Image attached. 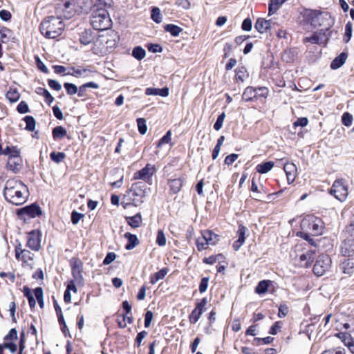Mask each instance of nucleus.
<instances>
[{
	"label": "nucleus",
	"mask_w": 354,
	"mask_h": 354,
	"mask_svg": "<svg viewBox=\"0 0 354 354\" xmlns=\"http://www.w3.org/2000/svg\"><path fill=\"white\" fill-rule=\"evenodd\" d=\"M3 196L8 202L15 205H20L27 201L28 189L21 180L10 178L5 183Z\"/></svg>",
	"instance_id": "1"
},
{
	"label": "nucleus",
	"mask_w": 354,
	"mask_h": 354,
	"mask_svg": "<svg viewBox=\"0 0 354 354\" xmlns=\"http://www.w3.org/2000/svg\"><path fill=\"white\" fill-rule=\"evenodd\" d=\"M108 6L104 0H97L94 4L91 17V24L93 28L100 31L108 30L111 28V17Z\"/></svg>",
	"instance_id": "2"
},
{
	"label": "nucleus",
	"mask_w": 354,
	"mask_h": 354,
	"mask_svg": "<svg viewBox=\"0 0 354 354\" xmlns=\"http://www.w3.org/2000/svg\"><path fill=\"white\" fill-rule=\"evenodd\" d=\"M64 26L63 21L59 17L50 16L41 23L39 30L45 37L55 39L62 35Z\"/></svg>",
	"instance_id": "3"
},
{
	"label": "nucleus",
	"mask_w": 354,
	"mask_h": 354,
	"mask_svg": "<svg viewBox=\"0 0 354 354\" xmlns=\"http://www.w3.org/2000/svg\"><path fill=\"white\" fill-rule=\"evenodd\" d=\"M156 172V168L154 165L148 163L140 170L133 174L134 180H142L147 183L152 184V177Z\"/></svg>",
	"instance_id": "4"
},
{
	"label": "nucleus",
	"mask_w": 354,
	"mask_h": 354,
	"mask_svg": "<svg viewBox=\"0 0 354 354\" xmlns=\"http://www.w3.org/2000/svg\"><path fill=\"white\" fill-rule=\"evenodd\" d=\"M330 193L341 202L346 201L348 196V188L344 180H336L333 184Z\"/></svg>",
	"instance_id": "5"
},
{
	"label": "nucleus",
	"mask_w": 354,
	"mask_h": 354,
	"mask_svg": "<svg viewBox=\"0 0 354 354\" xmlns=\"http://www.w3.org/2000/svg\"><path fill=\"white\" fill-rule=\"evenodd\" d=\"M330 258L326 254L319 255L313 267V272L317 276L323 275L330 267Z\"/></svg>",
	"instance_id": "6"
},
{
	"label": "nucleus",
	"mask_w": 354,
	"mask_h": 354,
	"mask_svg": "<svg viewBox=\"0 0 354 354\" xmlns=\"http://www.w3.org/2000/svg\"><path fill=\"white\" fill-rule=\"evenodd\" d=\"M17 214L20 217L27 216L28 218H35L40 216L42 211L39 205L33 203L19 209Z\"/></svg>",
	"instance_id": "7"
},
{
	"label": "nucleus",
	"mask_w": 354,
	"mask_h": 354,
	"mask_svg": "<svg viewBox=\"0 0 354 354\" xmlns=\"http://www.w3.org/2000/svg\"><path fill=\"white\" fill-rule=\"evenodd\" d=\"M71 269L75 282L77 284L82 285L84 281L82 274V262L78 259H73L71 261Z\"/></svg>",
	"instance_id": "8"
},
{
	"label": "nucleus",
	"mask_w": 354,
	"mask_h": 354,
	"mask_svg": "<svg viewBox=\"0 0 354 354\" xmlns=\"http://www.w3.org/2000/svg\"><path fill=\"white\" fill-rule=\"evenodd\" d=\"M26 245L35 251H38L40 249L41 240L38 232L32 231L28 234Z\"/></svg>",
	"instance_id": "9"
},
{
	"label": "nucleus",
	"mask_w": 354,
	"mask_h": 354,
	"mask_svg": "<svg viewBox=\"0 0 354 354\" xmlns=\"http://www.w3.org/2000/svg\"><path fill=\"white\" fill-rule=\"evenodd\" d=\"M246 231L247 228L245 226L242 225H240L239 226V229L236 232V236L238 237V239L236 241H234L232 245V247L235 251L239 250L244 243L245 240Z\"/></svg>",
	"instance_id": "10"
},
{
	"label": "nucleus",
	"mask_w": 354,
	"mask_h": 354,
	"mask_svg": "<svg viewBox=\"0 0 354 354\" xmlns=\"http://www.w3.org/2000/svg\"><path fill=\"white\" fill-rule=\"evenodd\" d=\"M288 184L292 183L296 178L297 169L295 164L288 162L283 167Z\"/></svg>",
	"instance_id": "11"
},
{
	"label": "nucleus",
	"mask_w": 354,
	"mask_h": 354,
	"mask_svg": "<svg viewBox=\"0 0 354 354\" xmlns=\"http://www.w3.org/2000/svg\"><path fill=\"white\" fill-rule=\"evenodd\" d=\"M20 155L19 151L15 147H12L10 151L8 161V165L10 167V169L16 172L18 170L19 163H17L15 159H19Z\"/></svg>",
	"instance_id": "12"
},
{
	"label": "nucleus",
	"mask_w": 354,
	"mask_h": 354,
	"mask_svg": "<svg viewBox=\"0 0 354 354\" xmlns=\"http://www.w3.org/2000/svg\"><path fill=\"white\" fill-rule=\"evenodd\" d=\"M341 253L343 256L351 257L354 254V240L346 239L341 245Z\"/></svg>",
	"instance_id": "13"
},
{
	"label": "nucleus",
	"mask_w": 354,
	"mask_h": 354,
	"mask_svg": "<svg viewBox=\"0 0 354 354\" xmlns=\"http://www.w3.org/2000/svg\"><path fill=\"white\" fill-rule=\"evenodd\" d=\"M308 226L313 235L317 236L322 233V222L319 218H312L311 221H309Z\"/></svg>",
	"instance_id": "14"
},
{
	"label": "nucleus",
	"mask_w": 354,
	"mask_h": 354,
	"mask_svg": "<svg viewBox=\"0 0 354 354\" xmlns=\"http://www.w3.org/2000/svg\"><path fill=\"white\" fill-rule=\"evenodd\" d=\"M15 256L18 260L27 263L28 261L33 259L34 254L28 250L17 247L15 249Z\"/></svg>",
	"instance_id": "15"
},
{
	"label": "nucleus",
	"mask_w": 354,
	"mask_h": 354,
	"mask_svg": "<svg viewBox=\"0 0 354 354\" xmlns=\"http://www.w3.org/2000/svg\"><path fill=\"white\" fill-rule=\"evenodd\" d=\"M311 17V24L314 26L317 24L322 25L321 20L326 19L329 15L326 12H320L319 10H313L310 14Z\"/></svg>",
	"instance_id": "16"
},
{
	"label": "nucleus",
	"mask_w": 354,
	"mask_h": 354,
	"mask_svg": "<svg viewBox=\"0 0 354 354\" xmlns=\"http://www.w3.org/2000/svg\"><path fill=\"white\" fill-rule=\"evenodd\" d=\"M315 259V252L312 250L307 251L299 257L300 266L309 267Z\"/></svg>",
	"instance_id": "17"
},
{
	"label": "nucleus",
	"mask_w": 354,
	"mask_h": 354,
	"mask_svg": "<svg viewBox=\"0 0 354 354\" xmlns=\"http://www.w3.org/2000/svg\"><path fill=\"white\" fill-rule=\"evenodd\" d=\"M326 40L325 34L322 32H316L311 37L306 38V41L317 44H324Z\"/></svg>",
	"instance_id": "18"
},
{
	"label": "nucleus",
	"mask_w": 354,
	"mask_h": 354,
	"mask_svg": "<svg viewBox=\"0 0 354 354\" xmlns=\"http://www.w3.org/2000/svg\"><path fill=\"white\" fill-rule=\"evenodd\" d=\"M147 95H160L162 97H167L169 95V89L167 87L162 88H147L145 90Z\"/></svg>",
	"instance_id": "19"
},
{
	"label": "nucleus",
	"mask_w": 354,
	"mask_h": 354,
	"mask_svg": "<svg viewBox=\"0 0 354 354\" xmlns=\"http://www.w3.org/2000/svg\"><path fill=\"white\" fill-rule=\"evenodd\" d=\"M202 235L209 245H214L219 241V236L213 233L211 230L202 232Z\"/></svg>",
	"instance_id": "20"
},
{
	"label": "nucleus",
	"mask_w": 354,
	"mask_h": 354,
	"mask_svg": "<svg viewBox=\"0 0 354 354\" xmlns=\"http://www.w3.org/2000/svg\"><path fill=\"white\" fill-rule=\"evenodd\" d=\"M339 268L344 274L351 276L354 272V262L350 259L344 260L339 265Z\"/></svg>",
	"instance_id": "21"
},
{
	"label": "nucleus",
	"mask_w": 354,
	"mask_h": 354,
	"mask_svg": "<svg viewBox=\"0 0 354 354\" xmlns=\"http://www.w3.org/2000/svg\"><path fill=\"white\" fill-rule=\"evenodd\" d=\"M124 236L127 239L125 248L128 250L133 249L139 243L137 236L134 234L127 232Z\"/></svg>",
	"instance_id": "22"
},
{
	"label": "nucleus",
	"mask_w": 354,
	"mask_h": 354,
	"mask_svg": "<svg viewBox=\"0 0 354 354\" xmlns=\"http://www.w3.org/2000/svg\"><path fill=\"white\" fill-rule=\"evenodd\" d=\"M347 55L342 53L339 56L335 57L330 64V68L333 70L340 68L346 62Z\"/></svg>",
	"instance_id": "23"
},
{
	"label": "nucleus",
	"mask_w": 354,
	"mask_h": 354,
	"mask_svg": "<svg viewBox=\"0 0 354 354\" xmlns=\"http://www.w3.org/2000/svg\"><path fill=\"white\" fill-rule=\"evenodd\" d=\"M90 72L91 71L87 68H75L74 67H72L70 68V71L66 73V75H73L77 77H88Z\"/></svg>",
	"instance_id": "24"
},
{
	"label": "nucleus",
	"mask_w": 354,
	"mask_h": 354,
	"mask_svg": "<svg viewBox=\"0 0 354 354\" xmlns=\"http://www.w3.org/2000/svg\"><path fill=\"white\" fill-rule=\"evenodd\" d=\"M257 97V88L252 86H248L242 95V97L245 101H251Z\"/></svg>",
	"instance_id": "25"
},
{
	"label": "nucleus",
	"mask_w": 354,
	"mask_h": 354,
	"mask_svg": "<svg viewBox=\"0 0 354 354\" xmlns=\"http://www.w3.org/2000/svg\"><path fill=\"white\" fill-rule=\"evenodd\" d=\"M286 1V0H270L268 5V15H272L275 13Z\"/></svg>",
	"instance_id": "26"
},
{
	"label": "nucleus",
	"mask_w": 354,
	"mask_h": 354,
	"mask_svg": "<svg viewBox=\"0 0 354 354\" xmlns=\"http://www.w3.org/2000/svg\"><path fill=\"white\" fill-rule=\"evenodd\" d=\"M93 37L91 30H84L80 36V41L84 45H88L91 43Z\"/></svg>",
	"instance_id": "27"
},
{
	"label": "nucleus",
	"mask_w": 354,
	"mask_h": 354,
	"mask_svg": "<svg viewBox=\"0 0 354 354\" xmlns=\"http://www.w3.org/2000/svg\"><path fill=\"white\" fill-rule=\"evenodd\" d=\"M6 96L10 102H16L20 98V94L17 88L10 87L7 91Z\"/></svg>",
	"instance_id": "28"
},
{
	"label": "nucleus",
	"mask_w": 354,
	"mask_h": 354,
	"mask_svg": "<svg viewBox=\"0 0 354 354\" xmlns=\"http://www.w3.org/2000/svg\"><path fill=\"white\" fill-rule=\"evenodd\" d=\"M169 185L171 191L174 194L178 193L183 185V180L180 178L172 179L169 181Z\"/></svg>",
	"instance_id": "29"
},
{
	"label": "nucleus",
	"mask_w": 354,
	"mask_h": 354,
	"mask_svg": "<svg viewBox=\"0 0 354 354\" xmlns=\"http://www.w3.org/2000/svg\"><path fill=\"white\" fill-rule=\"evenodd\" d=\"M274 167V162L271 161L259 164L257 166V171L260 174H266L270 171Z\"/></svg>",
	"instance_id": "30"
},
{
	"label": "nucleus",
	"mask_w": 354,
	"mask_h": 354,
	"mask_svg": "<svg viewBox=\"0 0 354 354\" xmlns=\"http://www.w3.org/2000/svg\"><path fill=\"white\" fill-rule=\"evenodd\" d=\"M167 274V269H165V268L161 269L158 272L154 273L150 277V283H152V284H155L159 280L164 279Z\"/></svg>",
	"instance_id": "31"
},
{
	"label": "nucleus",
	"mask_w": 354,
	"mask_h": 354,
	"mask_svg": "<svg viewBox=\"0 0 354 354\" xmlns=\"http://www.w3.org/2000/svg\"><path fill=\"white\" fill-rule=\"evenodd\" d=\"M165 30L169 32L172 36L177 37L183 31V28L174 24H167L165 26Z\"/></svg>",
	"instance_id": "32"
},
{
	"label": "nucleus",
	"mask_w": 354,
	"mask_h": 354,
	"mask_svg": "<svg viewBox=\"0 0 354 354\" xmlns=\"http://www.w3.org/2000/svg\"><path fill=\"white\" fill-rule=\"evenodd\" d=\"M127 221L132 227H138L142 222L141 214L138 213L133 216L127 217Z\"/></svg>",
	"instance_id": "33"
},
{
	"label": "nucleus",
	"mask_w": 354,
	"mask_h": 354,
	"mask_svg": "<svg viewBox=\"0 0 354 354\" xmlns=\"http://www.w3.org/2000/svg\"><path fill=\"white\" fill-rule=\"evenodd\" d=\"M115 174L117 175L116 178H118V180L112 182V188L116 187L120 188L123 183V178H124V170L117 169L115 171Z\"/></svg>",
	"instance_id": "34"
},
{
	"label": "nucleus",
	"mask_w": 354,
	"mask_h": 354,
	"mask_svg": "<svg viewBox=\"0 0 354 354\" xmlns=\"http://www.w3.org/2000/svg\"><path fill=\"white\" fill-rule=\"evenodd\" d=\"M266 20L263 18H259L255 24V29L260 33L266 32L268 30V26H266Z\"/></svg>",
	"instance_id": "35"
},
{
	"label": "nucleus",
	"mask_w": 354,
	"mask_h": 354,
	"mask_svg": "<svg viewBox=\"0 0 354 354\" xmlns=\"http://www.w3.org/2000/svg\"><path fill=\"white\" fill-rule=\"evenodd\" d=\"M151 19L157 23L160 24L162 21V16L161 14L160 9L158 7H153L151 11Z\"/></svg>",
	"instance_id": "36"
},
{
	"label": "nucleus",
	"mask_w": 354,
	"mask_h": 354,
	"mask_svg": "<svg viewBox=\"0 0 354 354\" xmlns=\"http://www.w3.org/2000/svg\"><path fill=\"white\" fill-rule=\"evenodd\" d=\"M66 130L62 126H57L53 129V136L55 140L66 136Z\"/></svg>",
	"instance_id": "37"
},
{
	"label": "nucleus",
	"mask_w": 354,
	"mask_h": 354,
	"mask_svg": "<svg viewBox=\"0 0 354 354\" xmlns=\"http://www.w3.org/2000/svg\"><path fill=\"white\" fill-rule=\"evenodd\" d=\"M270 281L263 280L261 281L257 286L255 291L258 294H264L268 291Z\"/></svg>",
	"instance_id": "38"
},
{
	"label": "nucleus",
	"mask_w": 354,
	"mask_h": 354,
	"mask_svg": "<svg viewBox=\"0 0 354 354\" xmlns=\"http://www.w3.org/2000/svg\"><path fill=\"white\" fill-rule=\"evenodd\" d=\"M132 55L138 60H142L146 55V52L144 48L140 46H136L132 50Z\"/></svg>",
	"instance_id": "39"
},
{
	"label": "nucleus",
	"mask_w": 354,
	"mask_h": 354,
	"mask_svg": "<svg viewBox=\"0 0 354 354\" xmlns=\"http://www.w3.org/2000/svg\"><path fill=\"white\" fill-rule=\"evenodd\" d=\"M34 295L37 299L38 304L41 308H43L44 306V297H43V290L40 287H37L34 290Z\"/></svg>",
	"instance_id": "40"
},
{
	"label": "nucleus",
	"mask_w": 354,
	"mask_h": 354,
	"mask_svg": "<svg viewBox=\"0 0 354 354\" xmlns=\"http://www.w3.org/2000/svg\"><path fill=\"white\" fill-rule=\"evenodd\" d=\"M24 121L26 124V129L29 131H34L35 128V120L33 117L28 115L24 118Z\"/></svg>",
	"instance_id": "41"
},
{
	"label": "nucleus",
	"mask_w": 354,
	"mask_h": 354,
	"mask_svg": "<svg viewBox=\"0 0 354 354\" xmlns=\"http://www.w3.org/2000/svg\"><path fill=\"white\" fill-rule=\"evenodd\" d=\"M137 125L138 128V131L140 134L144 135L146 133L147 130V127L146 124V120L144 118H138L137 119Z\"/></svg>",
	"instance_id": "42"
},
{
	"label": "nucleus",
	"mask_w": 354,
	"mask_h": 354,
	"mask_svg": "<svg viewBox=\"0 0 354 354\" xmlns=\"http://www.w3.org/2000/svg\"><path fill=\"white\" fill-rule=\"evenodd\" d=\"M50 156L53 161L55 162L56 163H59L64 160L66 155L63 152H52Z\"/></svg>",
	"instance_id": "43"
},
{
	"label": "nucleus",
	"mask_w": 354,
	"mask_h": 354,
	"mask_svg": "<svg viewBox=\"0 0 354 354\" xmlns=\"http://www.w3.org/2000/svg\"><path fill=\"white\" fill-rule=\"evenodd\" d=\"M202 312H201V310H198V309H194L191 313V315H189V322L192 323V324H196L198 319H200L201 315H202Z\"/></svg>",
	"instance_id": "44"
},
{
	"label": "nucleus",
	"mask_w": 354,
	"mask_h": 354,
	"mask_svg": "<svg viewBox=\"0 0 354 354\" xmlns=\"http://www.w3.org/2000/svg\"><path fill=\"white\" fill-rule=\"evenodd\" d=\"M39 90L41 92H38V93L42 95L45 97L46 102L48 103V104L50 105V104L54 101V97L46 88H39Z\"/></svg>",
	"instance_id": "45"
},
{
	"label": "nucleus",
	"mask_w": 354,
	"mask_h": 354,
	"mask_svg": "<svg viewBox=\"0 0 354 354\" xmlns=\"http://www.w3.org/2000/svg\"><path fill=\"white\" fill-rule=\"evenodd\" d=\"M208 245H209V243H207V241H206L203 235L196 239V247L199 251L206 249Z\"/></svg>",
	"instance_id": "46"
},
{
	"label": "nucleus",
	"mask_w": 354,
	"mask_h": 354,
	"mask_svg": "<svg viewBox=\"0 0 354 354\" xmlns=\"http://www.w3.org/2000/svg\"><path fill=\"white\" fill-rule=\"evenodd\" d=\"M156 243L159 246H164L166 244V237L162 230H159L156 236Z\"/></svg>",
	"instance_id": "47"
},
{
	"label": "nucleus",
	"mask_w": 354,
	"mask_h": 354,
	"mask_svg": "<svg viewBox=\"0 0 354 354\" xmlns=\"http://www.w3.org/2000/svg\"><path fill=\"white\" fill-rule=\"evenodd\" d=\"M352 35V24L351 22H348L345 26V33L344 37V40L345 42H348L351 38Z\"/></svg>",
	"instance_id": "48"
},
{
	"label": "nucleus",
	"mask_w": 354,
	"mask_h": 354,
	"mask_svg": "<svg viewBox=\"0 0 354 354\" xmlns=\"http://www.w3.org/2000/svg\"><path fill=\"white\" fill-rule=\"evenodd\" d=\"M64 86L68 95L76 94L78 91L77 87L72 83H65Z\"/></svg>",
	"instance_id": "49"
},
{
	"label": "nucleus",
	"mask_w": 354,
	"mask_h": 354,
	"mask_svg": "<svg viewBox=\"0 0 354 354\" xmlns=\"http://www.w3.org/2000/svg\"><path fill=\"white\" fill-rule=\"evenodd\" d=\"M342 124L346 127H349L353 122V116L348 112L344 113L342 117Z\"/></svg>",
	"instance_id": "50"
},
{
	"label": "nucleus",
	"mask_w": 354,
	"mask_h": 354,
	"mask_svg": "<svg viewBox=\"0 0 354 354\" xmlns=\"http://www.w3.org/2000/svg\"><path fill=\"white\" fill-rule=\"evenodd\" d=\"M225 113H222L221 115H218L216 122L214 124V128L215 130L218 131L221 129L223 124V121L225 120Z\"/></svg>",
	"instance_id": "51"
},
{
	"label": "nucleus",
	"mask_w": 354,
	"mask_h": 354,
	"mask_svg": "<svg viewBox=\"0 0 354 354\" xmlns=\"http://www.w3.org/2000/svg\"><path fill=\"white\" fill-rule=\"evenodd\" d=\"M171 140V133L170 131H168L166 134L159 140L158 147H160L165 144L169 143Z\"/></svg>",
	"instance_id": "52"
},
{
	"label": "nucleus",
	"mask_w": 354,
	"mask_h": 354,
	"mask_svg": "<svg viewBox=\"0 0 354 354\" xmlns=\"http://www.w3.org/2000/svg\"><path fill=\"white\" fill-rule=\"evenodd\" d=\"M339 337L340 338L343 339V342L345 344V346H348V345L354 343V341L353 338L351 337V335L348 333H339Z\"/></svg>",
	"instance_id": "53"
},
{
	"label": "nucleus",
	"mask_w": 354,
	"mask_h": 354,
	"mask_svg": "<svg viewBox=\"0 0 354 354\" xmlns=\"http://www.w3.org/2000/svg\"><path fill=\"white\" fill-rule=\"evenodd\" d=\"M245 69L244 67L238 68L236 69V79L239 80L241 82L244 81L245 77Z\"/></svg>",
	"instance_id": "54"
},
{
	"label": "nucleus",
	"mask_w": 354,
	"mask_h": 354,
	"mask_svg": "<svg viewBox=\"0 0 354 354\" xmlns=\"http://www.w3.org/2000/svg\"><path fill=\"white\" fill-rule=\"evenodd\" d=\"M17 111L20 113H26L29 112V108L26 102L21 101L17 106Z\"/></svg>",
	"instance_id": "55"
},
{
	"label": "nucleus",
	"mask_w": 354,
	"mask_h": 354,
	"mask_svg": "<svg viewBox=\"0 0 354 354\" xmlns=\"http://www.w3.org/2000/svg\"><path fill=\"white\" fill-rule=\"evenodd\" d=\"M252 23L250 18H246L242 23L241 28L245 31H250L252 29Z\"/></svg>",
	"instance_id": "56"
},
{
	"label": "nucleus",
	"mask_w": 354,
	"mask_h": 354,
	"mask_svg": "<svg viewBox=\"0 0 354 354\" xmlns=\"http://www.w3.org/2000/svg\"><path fill=\"white\" fill-rule=\"evenodd\" d=\"M209 278L203 277L199 285V291L203 293L206 291L208 286Z\"/></svg>",
	"instance_id": "57"
},
{
	"label": "nucleus",
	"mask_w": 354,
	"mask_h": 354,
	"mask_svg": "<svg viewBox=\"0 0 354 354\" xmlns=\"http://www.w3.org/2000/svg\"><path fill=\"white\" fill-rule=\"evenodd\" d=\"M83 217V214L78 213L76 211H73L71 214V222L76 225L78 223L80 220Z\"/></svg>",
	"instance_id": "58"
},
{
	"label": "nucleus",
	"mask_w": 354,
	"mask_h": 354,
	"mask_svg": "<svg viewBox=\"0 0 354 354\" xmlns=\"http://www.w3.org/2000/svg\"><path fill=\"white\" fill-rule=\"evenodd\" d=\"M17 339V331L15 328H12L8 335L4 337L5 340H12Z\"/></svg>",
	"instance_id": "59"
},
{
	"label": "nucleus",
	"mask_w": 354,
	"mask_h": 354,
	"mask_svg": "<svg viewBox=\"0 0 354 354\" xmlns=\"http://www.w3.org/2000/svg\"><path fill=\"white\" fill-rule=\"evenodd\" d=\"M153 313L151 311H147L145 313V326L146 328L149 327V326L151 325V321L153 319Z\"/></svg>",
	"instance_id": "60"
},
{
	"label": "nucleus",
	"mask_w": 354,
	"mask_h": 354,
	"mask_svg": "<svg viewBox=\"0 0 354 354\" xmlns=\"http://www.w3.org/2000/svg\"><path fill=\"white\" fill-rule=\"evenodd\" d=\"M48 86L52 88L57 91H59L62 88L61 84L57 81L54 80H48Z\"/></svg>",
	"instance_id": "61"
},
{
	"label": "nucleus",
	"mask_w": 354,
	"mask_h": 354,
	"mask_svg": "<svg viewBox=\"0 0 354 354\" xmlns=\"http://www.w3.org/2000/svg\"><path fill=\"white\" fill-rule=\"evenodd\" d=\"M308 123V120L307 118H298L295 122L294 126L295 127H306Z\"/></svg>",
	"instance_id": "62"
},
{
	"label": "nucleus",
	"mask_w": 354,
	"mask_h": 354,
	"mask_svg": "<svg viewBox=\"0 0 354 354\" xmlns=\"http://www.w3.org/2000/svg\"><path fill=\"white\" fill-rule=\"evenodd\" d=\"M238 158V155L235 153H232L230 155H228L225 158V164L230 165L232 163H234L236 159Z\"/></svg>",
	"instance_id": "63"
},
{
	"label": "nucleus",
	"mask_w": 354,
	"mask_h": 354,
	"mask_svg": "<svg viewBox=\"0 0 354 354\" xmlns=\"http://www.w3.org/2000/svg\"><path fill=\"white\" fill-rule=\"evenodd\" d=\"M257 96L266 98L268 95V89L266 87H259L257 88Z\"/></svg>",
	"instance_id": "64"
}]
</instances>
